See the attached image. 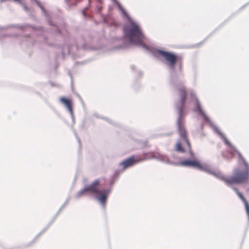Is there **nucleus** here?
Listing matches in <instances>:
<instances>
[{
  "mask_svg": "<svg viewBox=\"0 0 249 249\" xmlns=\"http://www.w3.org/2000/svg\"><path fill=\"white\" fill-rule=\"evenodd\" d=\"M225 143L231 148L232 150L238 156L239 161L242 162L245 167L244 170H240L239 169H236L234 171L233 175L231 177H223L222 179L227 185H231L234 184H241L247 183L249 179V166L241 154L229 142L227 139L224 140Z\"/></svg>",
  "mask_w": 249,
  "mask_h": 249,
  "instance_id": "nucleus-1",
  "label": "nucleus"
},
{
  "mask_svg": "<svg viewBox=\"0 0 249 249\" xmlns=\"http://www.w3.org/2000/svg\"><path fill=\"white\" fill-rule=\"evenodd\" d=\"M124 33L131 43L143 46L144 36L140 27L132 22L129 27H126Z\"/></svg>",
  "mask_w": 249,
  "mask_h": 249,
  "instance_id": "nucleus-2",
  "label": "nucleus"
},
{
  "mask_svg": "<svg viewBox=\"0 0 249 249\" xmlns=\"http://www.w3.org/2000/svg\"><path fill=\"white\" fill-rule=\"evenodd\" d=\"M186 87L184 85H179L177 88V94L178 100L176 102V107L178 110L179 113L182 115L185 109V106L186 102L187 97L189 92Z\"/></svg>",
  "mask_w": 249,
  "mask_h": 249,
  "instance_id": "nucleus-3",
  "label": "nucleus"
},
{
  "mask_svg": "<svg viewBox=\"0 0 249 249\" xmlns=\"http://www.w3.org/2000/svg\"><path fill=\"white\" fill-rule=\"evenodd\" d=\"M178 165L181 166H192L198 168L199 169L205 170V171L214 175L216 177L220 178L221 173L216 171H212L210 168L203 166L198 161L196 160H186L181 161Z\"/></svg>",
  "mask_w": 249,
  "mask_h": 249,
  "instance_id": "nucleus-4",
  "label": "nucleus"
},
{
  "mask_svg": "<svg viewBox=\"0 0 249 249\" xmlns=\"http://www.w3.org/2000/svg\"><path fill=\"white\" fill-rule=\"evenodd\" d=\"M146 154L142 155H133L123 161L121 164L123 166L124 169H126L129 167L132 166L134 164L142 161L147 159Z\"/></svg>",
  "mask_w": 249,
  "mask_h": 249,
  "instance_id": "nucleus-5",
  "label": "nucleus"
},
{
  "mask_svg": "<svg viewBox=\"0 0 249 249\" xmlns=\"http://www.w3.org/2000/svg\"><path fill=\"white\" fill-rule=\"evenodd\" d=\"M99 186L100 180L99 179H96L91 184L86 186L85 188L78 192L77 194V196L80 197L88 192L92 194L99 195L101 193V191L99 189Z\"/></svg>",
  "mask_w": 249,
  "mask_h": 249,
  "instance_id": "nucleus-6",
  "label": "nucleus"
},
{
  "mask_svg": "<svg viewBox=\"0 0 249 249\" xmlns=\"http://www.w3.org/2000/svg\"><path fill=\"white\" fill-rule=\"evenodd\" d=\"M179 115L180 117L178 121V132L180 137L185 141L186 144L188 146V149L190 150L191 149V145L187 139V134L184 127V121L181 118L182 115H180V114Z\"/></svg>",
  "mask_w": 249,
  "mask_h": 249,
  "instance_id": "nucleus-7",
  "label": "nucleus"
},
{
  "mask_svg": "<svg viewBox=\"0 0 249 249\" xmlns=\"http://www.w3.org/2000/svg\"><path fill=\"white\" fill-rule=\"evenodd\" d=\"M158 53L169 63V65L172 68H174L176 62L178 60V57L175 54L161 50H159Z\"/></svg>",
  "mask_w": 249,
  "mask_h": 249,
  "instance_id": "nucleus-8",
  "label": "nucleus"
},
{
  "mask_svg": "<svg viewBox=\"0 0 249 249\" xmlns=\"http://www.w3.org/2000/svg\"><path fill=\"white\" fill-rule=\"evenodd\" d=\"M189 95L192 99H194L196 101L195 111L197 112L199 114L201 115L206 121L208 120V117L205 115L204 112L202 110L200 102L196 98V94L193 90H190Z\"/></svg>",
  "mask_w": 249,
  "mask_h": 249,
  "instance_id": "nucleus-9",
  "label": "nucleus"
},
{
  "mask_svg": "<svg viewBox=\"0 0 249 249\" xmlns=\"http://www.w3.org/2000/svg\"><path fill=\"white\" fill-rule=\"evenodd\" d=\"M60 101L67 107L70 113L73 114L72 102L70 99H67L65 97H62L60 98Z\"/></svg>",
  "mask_w": 249,
  "mask_h": 249,
  "instance_id": "nucleus-10",
  "label": "nucleus"
},
{
  "mask_svg": "<svg viewBox=\"0 0 249 249\" xmlns=\"http://www.w3.org/2000/svg\"><path fill=\"white\" fill-rule=\"evenodd\" d=\"M233 190L235 191L236 193L237 194L238 196L241 198V199L243 201L245 204L246 211L247 212V213L248 214V217H249V204L247 201L246 199L240 192H239L238 189L236 188H234Z\"/></svg>",
  "mask_w": 249,
  "mask_h": 249,
  "instance_id": "nucleus-11",
  "label": "nucleus"
},
{
  "mask_svg": "<svg viewBox=\"0 0 249 249\" xmlns=\"http://www.w3.org/2000/svg\"><path fill=\"white\" fill-rule=\"evenodd\" d=\"M233 190L235 191L236 193L237 194L238 196L241 198V199L243 201L245 204L246 211L247 212V213L248 214V217H249V204L247 201L246 199L240 192H239L238 189L236 188H234Z\"/></svg>",
  "mask_w": 249,
  "mask_h": 249,
  "instance_id": "nucleus-12",
  "label": "nucleus"
},
{
  "mask_svg": "<svg viewBox=\"0 0 249 249\" xmlns=\"http://www.w3.org/2000/svg\"><path fill=\"white\" fill-rule=\"evenodd\" d=\"M109 191L106 190L103 191V194L98 198V201L104 206L105 205L107 197Z\"/></svg>",
  "mask_w": 249,
  "mask_h": 249,
  "instance_id": "nucleus-13",
  "label": "nucleus"
},
{
  "mask_svg": "<svg viewBox=\"0 0 249 249\" xmlns=\"http://www.w3.org/2000/svg\"><path fill=\"white\" fill-rule=\"evenodd\" d=\"M176 148L177 151L179 152H184V150L181 145V143L180 142H178L176 145Z\"/></svg>",
  "mask_w": 249,
  "mask_h": 249,
  "instance_id": "nucleus-14",
  "label": "nucleus"
},
{
  "mask_svg": "<svg viewBox=\"0 0 249 249\" xmlns=\"http://www.w3.org/2000/svg\"><path fill=\"white\" fill-rule=\"evenodd\" d=\"M160 159H161V160L162 161H163L164 162H165L167 163L176 164L175 163H174L173 162L169 161L168 159V158L166 156H165L161 155L160 156Z\"/></svg>",
  "mask_w": 249,
  "mask_h": 249,
  "instance_id": "nucleus-15",
  "label": "nucleus"
},
{
  "mask_svg": "<svg viewBox=\"0 0 249 249\" xmlns=\"http://www.w3.org/2000/svg\"><path fill=\"white\" fill-rule=\"evenodd\" d=\"M121 10H122L123 13L125 15H126V13H125V12L124 11V10L122 8H120Z\"/></svg>",
  "mask_w": 249,
  "mask_h": 249,
  "instance_id": "nucleus-16",
  "label": "nucleus"
},
{
  "mask_svg": "<svg viewBox=\"0 0 249 249\" xmlns=\"http://www.w3.org/2000/svg\"><path fill=\"white\" fill-rule=\"evenodd\" d=\"M101 10V8H99V10H98L99 12H100Z\"/></svg>",
  "mask_w": 249,
  "mask_h": 249,
  "instance_id": "nucleus-17",
  "label": "nucleus"
},
{
  "mask_svg": "<svg viewBox=\"0 0 249 249\" xmlns=\"http://www.w3.org/2000/svg\"><path fill=\"white\" fill-rule=\"evenodd\" d=\"M150 155L151 156L154 157V156L153 155V153H150Z\"/></svg>",
  "mask_w": 249,
  "mask_h": 249,
  "instance_id": "nucleus-18",
  "label": "nucleus"
}]
</instances>
